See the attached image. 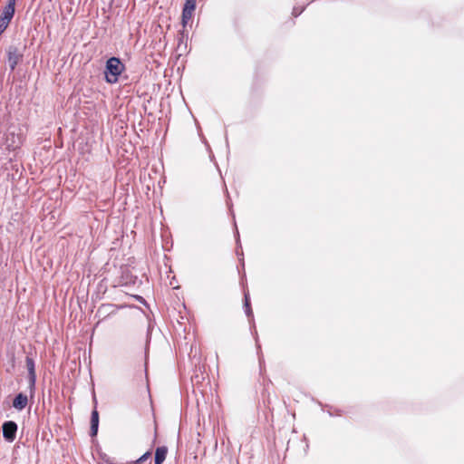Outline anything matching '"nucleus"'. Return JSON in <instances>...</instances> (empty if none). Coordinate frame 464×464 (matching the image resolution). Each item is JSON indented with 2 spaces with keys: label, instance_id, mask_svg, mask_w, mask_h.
Segmentation results:
<instances>
[{
  "label": "nucleus",
  "instance_id": "5",
  "mask_svg": "<svg viewBox=\"0 0 464 464\" xmlns=\"http://www.w3.org/2000/svg\"><path fill=\"white\" fill-rule=\"evenodd\" d=\"M2 430L4 439L8 442H13L16 437L17 424L13 420L5 421Z\"/></svg>",
  "mask_w": 464,
  "mask_h": 464
},
{
  "label": "nucleus",
  "instance_id": "8",
  "mask_svg": "<svg viewBox=\"0 0 464 464\" xmlns=\"http://www.w3.org/2000/svg\"><path fill=\"white\" fill-rule=\"evenodd\" d=\"M98 428H99V413H98V411L96 409H94L92 411V416H91V431H90V435L92 437H95L97 435Z\"/></svg>",
  "mask_w": 464,
  "mask_h": 464
},
{
  "label": "nucleus",
  "instance_id": "11",
  "mask_svg": "<svg viewBox=\"0 0 464 464\" xmlns=\"http://www.w3.org/2000/svg\"><path fill=\"white\" fill-rule=\"evenodd\" d=\"M244 306H245V313H246V316L253 317V312L250 307L249 295L247 293H245Z\"/></svg>",
  "mask_w": 464,
  "mask_h": 464
},
{
  "label": "nucleus",
  "instance_id": "12",
  "mask_svg": "<svg viewBox=\"0 0 464 464\" xmlns=\"http://www.w3.org/2000/svg\"><path fill=\"white\" fill-rule=\"evenodd\" d=\"M304 9H305V6H302V7L295 6L293 8L292 14L295 17H297V16H299L304 11Z\"/></svg>",
  "mask_w": 464,
  "mask_h": 464
},
{
  "label": "nucleus",
  "instance_id": "6",
  "mask_svg": "<svg viewBox=\"0 0 464 464\" xmlns=\"http://www.w3.org/2000/svg\"><path fill=\"white\" fill-rule=\"evenodd\" d=\"M8 64L11 71H14L22 58V54L19 53L17 47L9 46L7 49Z\"/></svg>",
  "mask_w": 464,
  "mask_h": 464
},
{
  "label": "nucleus",
  "instance_id": "2",
  "mask_svg": "<svg viewBox=\"0 0 464 464\" xmlns=\"http://www.w3.org/2000/svg\"><path fill=\"white\" fill-rule=\"evenodd\" d=\"M4 139V145L8 150H15L20 148L24 141V137L20 129L14 126L8 128Z\"/></svg>",
  "mask_w": 464,
  "mask_h": 464
},
{
  "label": "nucleus",
  "instance_id": "14",
  "mask_svg": "<svg viewBox=\"0 0 464 464\" xmlns=\"http://www.w3.org/2000/svg\"><path fill=\"white\" fill-rule=\"evenodd\" d=\"M184 5L196 8V0H186Z\"/></svg>",
  "mask_w": 464,
  "mask_h": 464
},
{
  "label": "nucleus",
  "instance_id": "1",
  "mask_svg": "<svg viewBox=\"0 0 464 464\" xmlns=\"http://www.w3.org/2000/svg\"><path fill=\"white\" fill-rule=\"evenodd\" d=\"M125 66L118 57H111L106 62L105 80L109 83L118 82L119 76L124 71Z\"/></svg>",
  "mask_w": 464,
  "mask_h": 464
},
{
  "label": "nucleus",
  "instance_id": "3",
  "mask_svg": "<svg viewBox=\"0 0 464 464\" xmlns=\"http://www.w3.org/2000/svg\"><path fill=\"white\" fill-rule=\"evenodd\" d=\"M15 0H8L0 15V35L5 31L14 14Z\"/></svg>",
  "mask_w": 464,
  "mask_h": 464
},
{
  "label": "nucleus",
  "instance_id": "15",
  "mask_svg": "<svg viewBox=\"0 0 464 464\" xmlns=\"http://www.w3.org/2000/svg\"><path fill=\"white\" fill-rule=\"evenodd\" d=\"M237 237H239V232L237 230Z\"/></svg>",
  "mask_w": 464,
  "mask_h": 464
},
{
  "label": "nucleus",
  "instance_id": "10",
  "mask_svg": "<svg viewBox=\"0 0 464 464\" xmlns=\"http://www.w3.org/2000/svg\"><path fill=\"white\" fill-rule=\"evenodd\" d=\"M194 10L195 8L193 7L184 5L181 15L183 26H186L188 22L192 18Z\"/></svg>",
  "mask_w": 464,
  "mask_h": 464
},
{
  "label": "nucleus",
  "instance_id": "9",
  "mask_svg": "<svg viewBox=\"0 0 464 464\" xmlns=\"http://www.w3.org/2000/svg\"><path fill=\"white\" fill-rule=\"evenodd\" d=\"M168 449L166 447H158L155 451V464H161L166 459Z\"/></svg>",
  "mask_w": 464,
  "mask_h": 464
},
{
  "label": "nucleus",
  "instance_id": "7",
  "mask_svg": "<svg viewBox=\"0 0 464 464\" xmlns=\"http://www.w3.org/2000/svg\"><path fill=\"white\" fill-rule=\"evenodd\" d=\"M28 403V398L25 394L20 392L13 400V407L18 411L24 410Z\"/></svg>",
  "mask_w": 464,
  "mask_h": 464
},
{
  "label": "nucleus",
  "instance_id": "4",
  "mask_svg": "<svg viewBox=\"0 0 464 464\" xmlns=\"http://www.w3.org/2000/svg\"><path fill=\"white\" fill-rule=\"evenodd\" d=\"M25 364L28 372V382H29V390L33 394L35 389L36 382V372H35V362L34 360L29 355L25 358Z\"/></svg>",
  "mask_w": 464,
  "mask_h": 464
},
{
  "label": "nucleus",
  "instance_id": "13",
  "mask_svg": "<svg viewBox=\"0 0 464 464\" xmlns=\"http://www.w3.org/2000/svg\"><path fill=\"white\" fill-rule=\"evenodd\" d=\"M151 454L150 451L145 452L141 457L135 460V463H143L150 458Z\"/></svg>",
  "mask_w": 464,
  "mask_h": 464
}]
</instances>
